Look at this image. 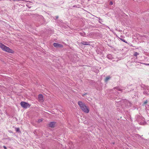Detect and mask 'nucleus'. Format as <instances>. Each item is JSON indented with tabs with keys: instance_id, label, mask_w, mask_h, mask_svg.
<instances>
[{
	"instance_id": "nucleus-1",
	"label": "nucleus",
	"mask_w": 149,
	"mask_h": 149,
	"mask_svg": "<svg viewBox=\"0 0 149 149\" xmlns=\"http://www.w3.org/2000/svg\"><path fill=\"white\" fill-rule=\"evenodd\" d=\"M81 109L84 112L88 113L89 112V109L88 107L86 106L84 103L81 101H79L78 102Z\"/></svg>"
},
{
	"instance_id": "nucleus-2",
	"label": "nucleus",
	"mask_w": 149,
	"mask_h": 149,
	"mask_svg": "<svg viewBox=\"0 0 149 149\" xmlns=\"http://www.w3.org/2000/svg\"><path fill=\"white\" fill-rule=\"evenodd\" d=\"M0 47L3 51L6 52L10 53H14L13 50L1 42H0Z\"/></svg>"
},
{
	"instance_id": "nucleus-3",
	"label": "nucleus",
	"mask_w": 149,
	"mask_h": 149,
	"mask_svg": "<svg viewBox=\"0 0 149 149\" xmlns=\"http://www.w3.org/2000/svg\"><path fill=\"white\" fill-rule=\"evenodd\" d=\"M21 106L24 108H26L27 107H29L30 105L28 103L24 102H22L20 103Z\"/></svg>"
},
{
	"instance_id": "nucleus-4",
	"label": "nucleus",
	"mask_w": 149,
	"mask_h": 149,
	"mask_svg": "<svg viewBox=\"0 0 149 149\" xmlns=\"http://www.w3.org/2000/svg\"><path fill=\"white\" fill-rule=\"evenodd\" d=\"M38 101L40 102H44L43 96L42 94H40L38 95Z\"/></svg>"
},
{
	"instance_id": "nucleus-5",
	"label": "nucleus",
	"mask_w": 149,
	"mask_h": 149,
	"mask_svg": "<svg viewBox=\"0 0 149 149\" xmlns=\"http://www.w3.org/2000/svg\"><path fill=\"white\" fill-rule=\"evenodd\" d=\"M53 46L55 47H63L62 45L56 43H54Z\"/></svg>"
},
{
	"instance_id": "nucleus-6",
	"label": "nucleus",
	"mask_w": 149,
	"mask_h": 149,
	"mask_svg": "<svg viewBox=\"0 0 149 149\" xmlns=\"http://www.w3.org/2000/svg\"><path fill=\"white\" fill-rule=\"evenodd\" d=\"M56 125V123L54 122H51L49 124V126L51 127H54Z\"/></svg>"
},
{
	"instance_id": "nucleus-7",
	"label": "nucleus",
	"mask_w": 149,
	"mask_h": 149,
	"mask_svg": "<svg viewBox=\"0 0 149 149\" xmlns=\"http://www.w3.org/2000/svg\"><path fill=\"white\" fill-rule=\"evenodd\" d=\"M81 43L84 45H90L89 42L83 41H81Z\"/></svg>"
},
{
	"instance_id": "nucleus-8",
	"label": "nucleus",
	"mask_w": 149,
	"mask_h": 149,
	"mask_svg": "<svg viewBox=\"0 0 149 149\" xmlns=\"http://www.w3.org/2000/svg\"><path fill=\"white\" fill-rule=\"evenodd\" d=\"M110 77H107L105 80V81L106 82L107 81L110 79Z\"/></svg>"
},
{
	"instance_id": "nucleus-9",
	"label": "nucleus",
	"mask_w": 149,
	"mask_h": 149,
	"mask_svg": "<svg viewBox=\"0 0 149 149\" xmlns=\"http://www.w3.org/2000/svg\"><path fill=\"white\" fill-rule=\"evenodd\" d=\"M120 38V40H121V41H122L125 42V43H127V42L124 39H122V38Z\"/></svg>"
},
{
	"instance_id": "nucleus-10",
	"label": "nucleus",
	"mask_w": 149,
	"mask_h": 149,
	"mask_svg": "<svg viewBox=\"0 0 149 149\" xmlns=\"http://www.w3.org/2000/svg\"><path fill=\"white\" fill-rule=\"evenodd\" d=\"M139 55V54L138 53L136 52H134V56H137L138 55Z\"/></svg>"
},
{
	"instance_id": "nucleus-11",
	"label": "nucleus",
	"mask_w": 149,
	"mask_h": 149,
	"mask_svg": "<svg viewBox=\"0 0 149 149\" xmlns=\"http://www.w3.org/2000/svg\"><path fill=\"white\" fill-rule=\"evenodd\" d=\"M80 34L81 36H84L85 35V33L84 32L80 33Z\"/></svg>"
},
{
	"instance_id": "nucleus-12",
	"label": "nucleus",
	"mask_w": 149,
	"mask_h": 149,
	"mask_svg": "<svg viewBox=\"0 0 149 149\" xmlns=\"http://www.w3.org/2000/svg\"><path fill=\"white\" fill-rule=\"evenodd\" d=\"M16 129V131L17 132H19V128H17Z\"/></svg>"
},
{
	"instance_id": "nucleus-13",
	"label": "nucleus",
	"mask_w": 149,
	"mask_h": 149,
	"mask_svg": "<svg viewBox=\"0 0 149 149\" xmlns=\"http://www.w3.org/2000/svg\"><path fill=\"white\" fill-rule=\"evenodd\" d=\"M42 121V120L41 119H39L38 120V122L39 123H40Z\"/></svg>"
},
{
	"instance_id": "nucleus-14",
	"label": "nucleus",
	"mask_w": 149,
	"mask_h": 149,
	"mask_svg": "<svg viewBox=\"0 0 149 149\" xmlns=\"http://www.w3.org/2000/svg\"><path fill=\"white\" fill-rule=\"evenodd\" d=\"M113 4V2L112 1H111L110 3V5H112Z\"/></svg>"
},
{
	"instance_id": "nucleus-15",
	"label": "nucleus",
	"mask_w": 149,
	"mask_h": 149,
	"mask_svg": "<svg viewBox=\"0 0 149 149\" xmlns=\"http://www.w3.org/2000/svg\"><path fill=\"white\" fill-rule=\"evenodd\" d=\"M86 94H86V93H84V94H83L82 95V96H84V95H86Z\"/></svg>"
},
{
	"instance_id": "nucleus-16",
	"label": "nucleus",
	"mask_w": 149,
	"mask_h": 149,
	"mask_svg": "<svg viewBox=\"0 0 149 149\" xmlns=\"http://www.w3.org/2000/svg\"><path fill=\"white\" fill-rule=\"evenodd\" d=\"M147 103V101H146L144 102V104H145Z\"/></svg>"
},
{
	"instance_id": "nucleus-17",
	"label": "nucleus",
	"mask_w": 149,
	"mask_h": 149,
	"mask_svg": "<svg viewBox=\"0 0 149 149\" xmlns=\"http://www.w3.org/2000/svg\"><path fill=\"white\" fill-rule=\"evenodd\" d=\"M3 148L5 149H6V147L5 146H3Z\"/></svg>"
},
{
	"instance_id": "nucleus-18",
	"label": "nucleus",
	"mask_w": 149,
	"mask_h": 149,
	"mask_svg": "<svg viewBox=\"0 0 149 149\" xmlns=\"http://www.w3.org/2000/svg\"><path fill=\"white\" fill-rule=\"evenodd\" d=\"M147 65H149V64H147Z\"/></svg>"
}]
</instances>
